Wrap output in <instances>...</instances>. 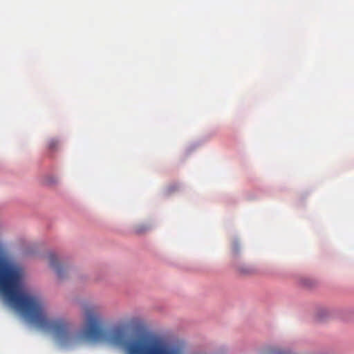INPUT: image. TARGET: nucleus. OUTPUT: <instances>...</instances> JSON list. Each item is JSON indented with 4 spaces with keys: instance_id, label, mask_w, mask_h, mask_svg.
I'll return each mask as SVG.
<instances>
[{
    "instance_id": "nucleus-1",
    "label": "nucleus",
    "mask_w": 354,
    "mask_h": 354,
    "mask_svg": "<svg viewBox=\"0 0 354 354\" xmlns=\"http://www.w3.org/2000/svg\"><path fill=\"white\" fill-rule=\"evenodd\" d=\"M48 258L49 261V266L55 270L58 278H64L65 275L64 273H66L68 270L63 265L59 263L57 255L53 253H50Z\"/></svg>"
},
{
    "instance_id": "nucleus-2",
    "label": "nucleus",
    "mask_w": 354,
    "mask_h": 354,
    "mask_svg": "<svg viewBox=\"0 0 354 354\" xmlns=\"http://www.w3.org/2000/svg\"><path fill=\"white\" fill-rule=\"evenodd\" d=\"M240 251H241V247H240L239 241L235 239H232L230 241V255L232 257L235 258L239 254Z\"/></svg>"
},
{
    "instance_id": "nucleus-3",
    "label": "nucleus",
    "mask_w": 354,
    "mask_h": 354,
    "mask_svg": "<svg viewBox=\"0 0 354 354\" xmlns=\"http://www.w3.org/2000/svg\"><path fill=\"white\" fill-rule=\"evenodd\" d=\"M59 145V141L57 139L52 138L48 141L47 147L50 151H55Z\"/></svg>"
},
{
    "instance_id": "nucleus-4",
    "label": "nucleus",
    "mask_w": 354,
    "mask_h": 354,
    "mask_svg": "<svg viewBox=\"0 0 354 354\" xmlns=\"http://www.w3.org/2000/svg\"><path fill=\"white\" fill-rule=\"evenodd\" d=\"M147 227L145 225H139L136 227V232L138 234L144 232L147 230Z\"/></svg>"
}]
</instances>
